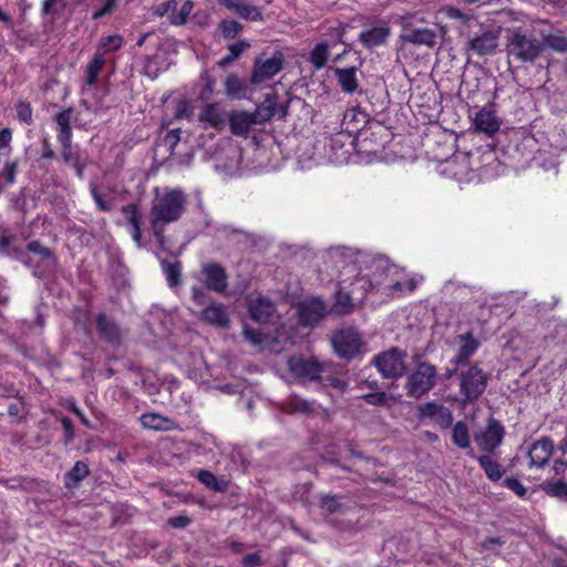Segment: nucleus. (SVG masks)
<instances>
[{
  "label": "nucleus",
  "instance_id": "obj_28",
  "mask_svg": "<svg viewBox=\"0 0 567 567\" xmlns=\"http://www.w3.org/2000/svg\"><path fill=\"white\" fill-rule=\"evenodd\" d=\"M143 427L154 431H173L178 427V424L169 417L163 416L157 413H144L140 417Z\"/></svg>",
  "mask_w": 567,
  "mask_h": 567
},
{
  "label": "nucleus",
  "instance_id": "obj_52",
  "mask_svg": "<svg viewBox=\"0 0 567 567\" xmlns=\"http://www.w3.org/2000/svg\"><path fill=\"white\" fill-rule=\"evenodd\" d=\"M244 336L246 340L255 347H264L266 344L267 337H265L259 330L250 329L245 326Z\"/></svg>",
  "mask_w": 567,
  "mask_h": 567
},
{
  "label": "nucleus",
  "instance_id": "obj_60",
  "mask_svg": "<svg viewBox=\"0 0 567 567\" xmlns=\"http://www.w3.org/2000/svg\"><path fill=\"white\" fill-rule=\"evenodd\" d=\"M18 118L24 123L31 120L32 111L28 103H19L17 106Z\"/></svg>",
  "mask_w": 567,
  "mask_h": 567
},
{
  "label": "nucleus",
  "instance_id": "obj_13",
  "mask_svg": "<svg viewBox=\"0 0 567 567\" xmlns=\"http://www.w3.org/2000/svg\"><path fill=\"white\" fill-rule=\"evenodd\" d=\"M554 442L549 437H540L526 447L527 464L530 468H543L551 457Z\"/></svg>",
  "mask_w": 567,
  "mask_h": 567
},
{
  "label": "nucleus",
  "instance_id": "obj_11",
  "mask_svg": "<svg viewBox=\"0 0 567 567\" xmlns=\"http://www.w3.org/2000/svg\"><path fill=\"white\" fill-rule=\"evenodd\" d=\"M282 66L284 55L279 51H276L270 58L266 60L257 58L255 61L250 81L255 85L261 84L272 79L277 73H279Z\"/></svg>",
  "mask_w": 567,
  "mask_h": 567
},
{
  "label": "nucleus",
  "instance_id": "obj_25",
  "mask_svg": "<svg viewBox=\"0 0 567 567\" xmlns=\"http://www.w3.org/2000/svg\"><path fill=\"white\" fill-rule=\"evenodd\" d=\"M401 38L408 43L414 45H425L433 48L436 43V31L430 28H409L405 29Z\"/></svg>",
  "mask_w": 567,
  "mask_h": 567
},
{
  "label": "nucleus",
  "instance_id": "obj_62",
  "mask_svg": "<svg viewBox=\"0 0 567 567\" xmlns=\"http://www.w3.org/2000/svg\"><path fill=\"white\" fill-rule=\"evenodd\" d=\"M56 137H58V141L60 142L61 146L62 145L71 144L72 128L71 127L58 128V136Z\"/></svg>",
  "mask_w": 567,
  "mask_h": 567
},
{
  "label": "nucleus",
  "instance_id": "obj_40",
  "mask_svg": "<svg viewBox=\"0 0 567 567\" xmlns=\"http://www.w3.org/2000/svg\"><path fill=\"white\" fill-rule=\"evenodd\" d=\"M452 442L460 449H467L471 444L468 426L462 422H456L452 427Z\"/></svg>",
  "mask_w": 567,
  "mask_h": 567
},
{
  "label": "nucleus",
  "instance_id": "obj_3",
  "mask_svg": "<svg viewBox=\"0 0 567 567\" xmlns=\"http://www.w3.org/2000/svg\"><path fill=\"white\" fill-rule=\"evenodd\" d=\"M348 250H352L351 248H343L336 250L333 257L337 259V262H340V269H339V277H338V284H339V291L336 293V302L332 306L331 311L338 315H348L352 312L354 308V301H361L363 300L367 295H363L360 297V285L362 282L357 284L359 278L367 277V272L364 270V267H361V270H357L351 275V278L344 281L343 270L344 266L350 261L349 258L344 255Z\"/></svg>",
  "mask_w": 567,
  "mask_h": 567
},
{
  "label": "nucleus",
  "instance_id": "obj_55",
  "mask_svg": "<svg viewBox=\"0 0 567 567\" xmlns=\"http://www.w3.org/2000/svg\"><path fill=\"white\" fill-rule=\"evenodd\" d=\"M504 485L520 497L525 496L527 492L526 487L517 478L514 477L505 478Z\"/></svg>",
  "mask_w": 567,
  "mask_h": 567
},
{
  "label": "nucleus",
  "instance_id": "obj_45",
  "mask_svg": "<svg viewBox=\"0 0 567 567\" xmlns=\"http://www.w3.org/2000/svg\"><path fill=\"white\" fill-rule=\"evenodd\" d=\"M543 489L550 496L567 499V483L561 480L545 482Z\"/></svg>",
  "mask_w": 567,
  "mask_h": 567
},
{
  "label": "nucleus",
  "instance_id": "obj_49",
  "mask_svg": "<svg viewBox=\"0 0 567 567\" xmlns=\"http://www.w3.org/2000/svg\"><path fill=\"white\" fill-rule=\"evenodd\" d=\"M163 270L171 287H176L181 282V269L178 264L163 262Z\"/></svg>",
  "mask_w": 567,
  "mask_h": 567
},
{
  "label": "nucleus",
  "instance_id": "obj_7",
  "mask_svg": "<svg viewBox=\"0 0 567 567\" xmlns=\"http://www.w3.org/2000/svg\"><path fill=\"white\" fill-rule=\"evenodd\" d=\"M508 54L520 62H534L544 52L540 40L520 32H514L507 45Z\"/></svg>",
  "mask_w": 567,
  "mask_h": 567
},
{
  "label": "nucleus",
  "instance_id": "obj_18",
  "mask_svg": "<svg viewBox=\"0 0 567 567\" xmlns=\"http://www.w3.org/2000/svg\"><path fill=\"white\" fill-rule=\"evenodd\" d=\"M473 124L475 130L487 135H493L501 127L499 118L495 113L493 104H487L474 114Z\"/></svg>",
  "mask_w": 567,
  "mask_h": 567
},
{
  "label": "nucleus",
  "instance_id": "obj_63",
  "mask_svg": "<svg viewBox=\"0 0 567 567\" xmlns=\"http://www.w3.org/2000/svg\"><path fill=\"white\" fill-rule=\"evenodd\" d=\"M17 164L14 162H8L3 168V175L8 183L12 184L14 182Z\"/></svg>",
  "mask_w": 567,
  "mask_h": 567
},
{
  "label": "nucleus",
  "instance_id": "obj_38",
  "mask_svg": "<svg viewBox=\"0 0 567 567\" xmlns=\"http://www.w3.org/2000/svg\"><path fill=\"white\" fill-rule=\"evenodd\" d=\"M284 409L288 413H311L313 412V402L307 401L296 394L290 395L284 405Z\"/></svg>",
  "mask_w": 567,
  "mask_h": 567
},
{
  "label": "nucleus",
  "instance_id": "obj_43",
  "mask_svg": "<svg viewBox=\"0 0 567 567\" xmlns=\"http://www.w3.org/2000/svg\"><path fill=\"white\" fill-rule=\"evenodd\" d=\"M231 11H234L236 14H238L241 19L245 20H261V13L258 10V8L247 3L245 0H239Z\"/></svg>",
  "mask_w": 567,
  "mask_h": 567
},
{
  "label": "nucleus",
  "instance_id": "obj_26",
  "mask_svg": "<svg viewBox=\"0 0 567 567\" xmlns=\"http://www.w3.org/2000/svg\"><path fill=\"white\" fill-rule=\"evenodd\" d=\"M121 210L124 218L131 226L130 234L132 239L138 248H142L144 244L142 241L141 215L138 213V207L134 204H130L123 206Z\"/></svg>",
  "mask_w": 567,
  "mask_h": 567
},
{
  "label": "nucleus",
  "instance_id": "obj_35",
  "mask_svg": "<svg viewBox=\"0 0 567 567\" xmlns=\"http://www.w3.org/2000/svg\"><path fill=\"white\" fill-rule=\"evenodd\" d=\"M89 466L84 462H76L64 475L65 486L68 488L76 487L89 475Z\"/></svg>",
  "mask_w": 567,
  "mask_h": 567
},
{
  "label": "nucleus",
  "instance_id": "obj_17",
  "mask_svg": "<svg viewBox=\"0 0 567 567\" xmlns=\"http://www.w3.org/2000/svg\"><path fill=\"white\" fill-rule=\"evenodd\" d=\"M329 158L336 164H342L348 161L353 151V137L342 132L336 134L329 142Z\"/></svg>",
  "mask_w": 567,
  "mask_h": 567
},
{
  "label": "nucleus",
  "instance_id": "obj_6",
  "mask_svg": "<svg viewBox=\"0 0 567 567\" xmlns=\"http://www.w3.org/2000/svg\"><path fill=\"white\" fill-rule=\"evenodd\" d=\"M437 370L433 364L420 362L406 377V394L420 399L432 390L436 383Z\"/></svg>",
  "mask_w": 567,
  "mask_h": 567
},
{
  "label": "nucleus",
  "instance_id": "obj_1",
  "mask_svg": "<svg viewBox=\"0 0 567 567\" xmlns=\"http://www.w3.org/2000/svg\"><path fill=\"white\" fill-rule=\"evenodd\" d=\"M350 261L344 266V281L351 278V275L364 267L367 277L359 278L360 297L371 291H381L382 293L396 298L403 297L415 290L419 281L414 277H409L404 269L390 262L386 257L375 256L359 250H348L346 254Z\"/></svg>",
  "mask_w": 567,
  "mask_h": 567
},
{
  "label": "nucleus",
  "instance_id": "obj_16",
  "mask_svg": "<svg viewBox=\"0 0 567 567\" xmlns=\"http://www.w3.org/2000/svg\"><path fill=\"white\" fill-rule=\"evenodd\" d=\"M327 313V306L320 298H311L299 305V320L305 326L318 323Z\"/></svg>",
  "mask_w": 567,
  "mask_h": 567
},
{
  "label": "nucleus",
  "instance_id": "obj_46",
  "mask_svg": "<svg viewBox=\"0 0 567 567\" xmlns=\"http://www.w3.org/2000/svg\"><path fill=\"white\" fill-rule=\"evenodd\" d=\"M197 478L200 483H203L206 487L216 491L223 492L225 491V484L218 482L217 477L209 471H199Z\"/></svg>",
  "mask_w": 567,
  "mask_h": 567
},
{
  "label": "nucleus",
  "instance_id": "obj_48",
  "mask_svg": "<svg viewBox=\"0 0 567 567\" xmlns=\"http://www.w3.org/2000/svg\"><path fill=\"white\" fill-rule=\"evenodd\" d=\"M219 28L224 38L235 39L241 32L243 24L235 20H223Z\"/></svg>",
  "mask_w": 567,
  "mask_h": 567
},
{
  "label": "nucleus",
  "instance_id": "obj_57",
  "mask_svg": "<svg viewBox=\"0 0 567 567\" xmlns=\"http://www.w3.org/2000/svg\"><path fill=\"white\" fill-rule=\"evenodd\" d=\"M363 400L372 405H385L388 401V395L384 392H374L364 394Z\"/></svg>",
  "mask_w": 567,
  "mask_h": 567
},
{
  "label": "nucleus",
  "instance_id": "obj_34",
  "mask_svg": "<svg viewBox=\"0 0 567 567\" xmlns=\"http://www.w3.org/2000/svg\"><path fill=\"white\" fill-rule=\"evenodd\" d=\"M97 329L102 338L109 342H117L120 340V329L116 323L105 315L97 317Z\"/></svg>",
  "mask_w": 567,
  "mask_h": 567
},
{
  "label": "nucleus",
  "instance_id": "obj_50",
  "mask_svg": "<svg viewBox=\"0 0 567 567\" xmlns=\"http://www.w3.org/2000/svg\"><path fill=\"white\" fill-rule=\"evenodd\" d=\"M441 12L449 19L458 20L462 23H468L473 16L468 13H464L460 9L453 7V6H444L441 8Z\"/></svg>",
  "mask_w": 567,
  "mask_h": 567
},
{
  "label": "nucleus",
  "instance_id": "obj_54",
  "mask_svg": "<svg viewBox=\"0 0 567 567\" xmlns=\"http://www.w3.org/2000/svg\"><path fill=\"white\" fill-rule=\"evenodd\" d=\"M117 6V0H105L101 9L93 12L92 18L97 20L107 14H111Z\"/></svg>",
  "mask_w": 567,
  "mask_h": 567
},
{
  "label": "nucleus",
  "instance_id": "obj_33",
  "mask_svg": "<svg viewBox=\"0 0 567 567\" xmlns=\"http://www.w3.org/2000/svg\"><path fill=\"white\" fill-rule=\"evenodd\" d=\"M320 506L327 514L344 513L351 507V502L344 496H330L321 497Z\"/></svg>",
  "mask_w": 567,
  "mask_h": 567
},
{
  "label": "nucleus",
  "instance_id": "obj_9",
  "mask_svg": "<svg viewBox=\"0 0 567 567\" xmlns=\"http://www.w3.org/2000/svg\"><path fill=\"white\" fill-rule=\"evenodd\" d=\"M332 347L338 357L349 360L362 352L363 342L355 329L347 328L333 334Z\"/></svg>",
  "mask_w": 567,
  "mask_h": 567
},
{
  "label": "nucleus",
  "instance_id": "obj_4",
  "mask_svg": "<svg viewBox=\"0 0 567 567\" xmlns=\"http://www.w3.org/2000/svg\"><path fill=\"white\" fill-rule=\"evenodd\" d=\"M275 115L270 105H259L254 112L234 111L229 114L230 132L240 137H247L256 125L270 121Z\"/></svg>",
  "mask_w": 567,
  "mask_h": 567
},
{
  "label": "nucleus",
  "instance_id": "obj_12",
  "mask_svg": "<svg viewBox=\"0 0 567 567\" xmlns=\"http://www.w3.org/2000/svg\"><path fill=\"white\" fill-rule=\"evenodd\" d=\"M505 435V429L503 424L491 417L487 421L486 427L478 434L475 435V442L480 450L492 453L503 442Z\"/></svg>",
  "mask_w": 567,
  "mask_h": 567
},
{
  "label": "nucleus",
  "instance_id": "obj_22",
  "mask_svg": "<svg viewBox=\"0 0 567 567\" xmlns=\"http://www.w3.org/2000/svg\"><path fill=\"white\" fill-rule=\"evenodd\" d=\"M199 319L218 328L229 326V317L223 303L210 302L202 309Z\"/></svg>",
  "mask_w": 567,
  "mask_h": 567
},
{
  "label": "nucleus",
  "instance_id": "obj_27",
  "mask_svg": "<svg viewBox=\"0 0 567 567\" xmlns=\"http://www.w3.org/2000/svg\"><path fill=\"white\" fill-rule=\"evenodd\" d=\"M389 35L390 28L386 23H382L362 31L359 35V40L365 48L371 49L384 44Z\"/></svg>",
  "mask_w": 567,
  "mask_h": 567
},
{
  "label": "nucleus",
  "instance_id": "obj_41",
  "mask_svg": "<svg viewBox=\"0 0 567 567\" xmlns=\"http://www.w3.org/2000/svg\"><path fill=\"white\" fill-rule=\"evenodd\" d=\"M123 38L120 34H112L102 37L96 47V53L104 56L110 53L117 51L123 45Z\"/></svg>",
  "mask_w": 567,
  "mask_h": 567
},
{
  "label": "nucleus",
  "instance_id": "obj_31",
  "mask_svg": "<svg viewBox=\"0 0 567 567\" xmlns=\"http://www.w3.org/2000/svg\"><path fill=\"white\" fill-rule=\"evenodd\" d=\"M460 347L454 358L455 363L461 364L467 362V360L478 349V341L474 339L470 333L460 336Z\"/></svg>",
  "mask_w": 567,
  "mask_h": 567
},
{
  "label": "nucleus",
  "instance_id": "obj_32",
  "mask_svg": "<svg viewBox=\"0 0 567 567\" xmlns=\"http://www.w3.org/2000/svg\"><path fill=\"white\" fill-rule=\"evenodd\" d=\"M105 58L95 52L84 69V84L89 87L97 82L99 74L105 65Z\"/></svg>",
  "mask_w": 567,
  "mask_h": 567
},
{
  "label": "nucleus",
  "instance_id": "obj_61",
  "mask_svg": "<svg viewBox=\"0 0 567 567\" xmlns=\"http://www.w3.org/2000/svg\"><path fill=\"white\" fill-rule=\"evenodd\" d=\"M192 298L194 302L197 303L198 306H205L207 302L206 293L202 287L192 288Z\"/></svg>",
  "mask_w": 567,
  "mask_h": 567
},
{
  "label": "nucleus",
  "instance_id": "obj_10",
  "mask_svg": "<svg viewBox=\"0 0 567 567\" xmlns=\"http://www.w3.org/2000/svg\"><path fill=\"white\" fill-rule=\"evenodd\" d=\"M289 371L301 381H321L326 364L315 358L290 357L287 361Z\"/></svg>",
  "mask_w": 567,
  "mask_h": 567
},
{
  "label": "nucleus",
  "instance_id": "obj_42",
  "mask_svg": "<svg viewBox=\"0 0 567 567\" xmlns=\"http://www.w3.org/2000/svg\"><path fill=\"white\" fill-rule=\"evenodd\" d=\"M329 49L330 45L328 43L321 42L316 44V47L310 52L309 60L317 70L324 68L329 58Z\"/></svg>",
  "mask_w": 567,
  "mask_h": 567
},
{
  "label": "nucleus",
  "instance_id": "obj_64",
  "mask_svg": "<svg viewBox=\"0 0 567 567\" xmlns=\"http://www.w3.org/2000/svg\"><path fill=\"white\" fill-rule=\"evenodd\" d=\"M144 72L147 76L155 79L158 75V68L153 65V59L147 58L144 63Z\"/></svg>",
  "mask_w": 567,
  "mask_h": 567
},
{
  "label": "nucleus",
  "instance_id": "obj_59",
  "mask_svg": "<svg viewBox=\"0 0 567 567\" xmlns=\"http://www.w3.org/2000/svg\"><path fill=\"white\" fill-rule=\"evenodd\" d=\"M72 110L66 109L55 116L58 128L71 127Z\"/></svg>",
  "mask_w": 567,
  "mask_h": 567
},
{
  "label": "nucleus",
  "instance_id": "obj_21",
  "mask_svg": "<svg viewBox=\"0 0 567 567\" xmlns=\"http://www.w3.org/2000/svg\"><path fill=\"white\" fill-rule=\"evenodd\" d=\"M202 274L207 289L223 292L227 288V275L224 268L217 264H205Z\"/></svg>",
  "mask_w": 567,
  "mask_h": 567
},
{
  "label": "nucleus",
  "instance_id": "obj_36",
  "mask_svg": "<svg viewBox=\"0 0 567 567\" xmlns=\"http://www.w3.org/2000/svg\"><path fill=\"white\" fill-rule=\"evenodd\" d=\"M477 462L484 470L486 476L492 481H498L504 474L503 466L496 462L491 455H481L477 457Z\"/></svg>",
  "mask_w": 567,
  "mask_h": 567
},
{
  "label": "nucleus",
  "instance_id": "obj_53",
  "mask_svg": "<svg viewBox=\"0 0 567 567\" xmlns=\"http://www.w3.org/2000/svg\"><path fill=\"white\" fill-rule=\"evenodd\" d=\"M310 491H311V484L309 483H306L303 485H300V486H297L293 494H292V497L296 499V501H299L301 502L302 504L307 505L310 503Z\"/></svg>",
  "mask_w": 567,
  "mask_h": 567
},
{
  "label": "nucleus",
  "instance_id": "obj_30",
  "mask_svg": "<svg viewBox=\"0 0 567 567\" xmlns=\"http://www.w3.org/2000/svg\"><path fill=\"white\" fill-rule=\"evenodd\" d=\"M333 72L342 92L351 94L358 90L359 80L357 76V68H336Z\"/></svg>",
  "mask_w": 567,
  "mask_h": 567
},
{
  "label": "nucleus",
  "instance_id": "obj_58",
  "mask_svg": "<svg viewBox=\"0 0 567 567\" xmlns=\"http://www.w3.org/2000/svg\"><path fill=\"white\" fill-rule=\"evenodd\" d=\"M91 194H92V197L100 210H103V212L111 210V208H112L111 203H109L107 200H105L103 198V196L97 192V188L94 185H91Z\"/></svg>",
  "mask_w": 567,
  "mask_h": 567
},
{
  "label": "nucleus",
  "instance_id": "obj_2",
  "mask_svg": "<svg viewBox=\"0 0 567 567\" xmlns=\"http://www.w3.org/2000/svg\"><path fill=\"white\" fill-rule=\"evenodd\" d=\"M188 198L181 188L156 189L151 203L148 226L161 248L165 247V229L178 221L187 209Z\"/></svg>",
  "mask_w": 567,
  "mask_h": 567
},
{
  "label": "nucleus",
  "instance_id": "obj_8",
  "mask_svg": "<svg viewBox=\"0 0 567 567\" xmlns=\"http://www.w3.org/2000/svg\"><path fill=\"white\" fill-rule=\"evenodd\" d=\"M406 352L391 348L374 358V365L383 378H396L406 370Z\"/></svg>",
  "mask_w": 567,
  "mask_h": 567
},
{
  "label": "nucleus",
  "instance_id": "obj_5",
  "mask_svg": "<svg viewBox=\"0 0 567 567\" xmlns=\"http://www.w3.org/2000/svg\"><path fill=\"white\" fill-rule=\"evenodd\" d=\"M457 378L463 404L475 402L487 386L488 375L476 364L461 369Z\"/></svg>",
  "mask_w": 567,
  "mask_h": 567
},
{
  "label": "nucleus",
  "instance_id": "obj_51",
  "mask_svg": "<svg viewBox=\"0 0 567 567\" xmlns=\"http://www.w3.org/2000/svg\"><path fill=\"white\" fill-rule=\"evenodd\" d=\"M178 2L176 0H168L159 3L154 9V14L158 17H167L171 22V16L176 13Z\"/></svg>",
  "mask_w": 567,
  "mask_h": 567
},
{
  "label": "nucleus",
  "instance_id": "obj_20",
  "mask_svg": "<svg viewBox=\"0 0 567 567\" xmlns=\"http://www.w3.org/2000/svg\"><path fill=\"white\" fill-rule=\"evenodd\" d=\"M28 250L33 256L28 259H22V261L28 266L31 264H41V267L43 268L41 271H34L35 276H40L43 271L50 270L54 267L55 258L49 248L43 247L38 241H32L28 245Z\"/></svg>",
  "mask_w": 567,
  "mask_h": 567
},
{
  "label": "nucleus",
  "instance_id": "obj_47",
  "mask_svg": "<svg viewBox=\"0 0 567 567\" xmlns=\"http://www.w3.org/2000/svg\"><path fill=\"white\" fill-rule=\"evenodd\" d=\"M193 10V2L189 0L184 1L179 7L177 6L176 13L171 16V23L175 25L184 24Z\"/></svg>",
  "mask_w": 567,
  "mask_h": 567
},
{
  "label": "nucleus",
  "instance_id": "obj_44",
  "mask_svg": "<svg viewBox=\"0 0 567 567\" xmlns=\"http://www.w3.org/2000/svg\"><path fill=\"white\" fill-rule=\"evenodd\" d=\"M249 48V43L245 40H240L236 43H233L228 47L229 53L224 56L219 62V66H226L234 62L236 59L240 56V54Z\"/></svg>",
  "mask_w": 567,
  "mask_h": 567
},
{
  "label": "nucleus",
  "instance_id": "obj_14",
  "mask_svg": "<svg viewBox=\"0 0 567 567\" xmlns=\"http://www.w3.org/2000/svg\"><path fill=\"white\" fill-rule=\"evenodd\" d=\"M247 302L251 319L259 323L271 321L276 315L275 303L267 297L250 295Z\"/></svg>",
  "mask_w": 567,
  "mask_h": 567
},
{
  "label": "nucleus",
  "instance_id": "obj_39",
  "mask_svg": "<svg viewBox=\"0 0 567 567\" xmlns=\"http://www.w3.org/2000/svg\"><path fill=\"white\" fill-rule=\"evenodd\" d=\"M224 87L226 95L230 99H241L246 95L245 82L234 74L226 78Z\"/></svg>",
  "mask_w": 567,
  "mask_h": 567
},
{
  "label": "nucleus",
  "instance_id": "obj_56",
  "mask_svg": "<svg viewBox=\"0 0 567 567\" xmlns=\"http://www.w3.org/2000/svg\"><path fill=\"white\" fill-rule=\"evenodd\" d=\"M62 158L72 165L81 159L80 153L73 150L72 144L62 145Z\"/></svg>",
  "mask_w": 567,
  "mask_h": 567
},
{
  "label": "nucleus",
  "instance_id": "obj_24",
  "mask_svg": "<svg viewBox=\"0 0 567 567\" xmlns=\"http://www.w3.org/2000/svg\"><path fill=\"white\" fill-rule=\"evenodd\" d=\"M498 44V35L494 31H484L482 34L471 39L467 43V49L478 55L491 54L495 51Z\"/></svg>",
  "mask_w": 567,
  "mask_h": 567
},
{
  "label": "nucleus",
  "instance_id": "obj_29",
  "mask_svg": "<svg viewBox=\"0 0 567 567\" xmlns=\"http://www.w3.org/2000/svg\"><path fill=\"white\" fill-rule=\"evenodd\" d=\"M199 118L209 126L220 130L225 125L226 113L218 103H209L203 107Z\"/></svg>",
  "mask_w": 567,
  "mask_h": 567
},
{
  "label": "nucleus",
  "instance_id": "obj_19",
  "mask_svg": "<svg viewBox=\"0 0 567 567\" xmlns=\"http://www.w3.org/2000/svg\"><path fill=\"white\" fill-rule=\"evenodd\" d=\"M370 115L360 106L348 109L342 118L341 127L348 135L352 136L365 127Z\"/></svg>",
  "mask_w": 567,
  "mask_h": 567
},
{
  "label": "nucleus",
  "instance_id": "obj_15",
  "mask_svg": "<svg viewBox=\"0 0 567 567\" xmlns=\"http://www.w3.org/2000/svg\"><path fill=\"white\" fill-rule=\"evenodd\" d=\"M420 419H431L441 429H446L453 421L450 409L434 401H429L417 406Z\"/></svg>",
  "mask_w": 567,
  "mask_h": 567
},
{
  "label": "nucleus",
  "instance_id": "obj_37",
  "mask_svg": "<svg viewBox=\"0 0 567 567\" xmlns=\"http://www.w3.org/2000/svg\"><path fill=\"white\" fill-rule=\"evenodd\" d=\"M540 43L544 45V51L546 49H550L560 53L567 52V37H565L561 32L544 34Z\"/></svg>",
  "mask_w": 567,
  "mask_h": 567
},
{
  "label": "nucleus",
  "instance_id": "obj_23",
  "mask_svg": "<svg viewBox=\"0 0 567 567\" xmlns=\"http://www.w3.org/2000/svg\"><path fill=\"white\" fill-rule=\"evenodd\" d=\"M442 173L456 179L458 183L470 182L472 179V171L468 167V159L466 156L446 161Z\"/></svg>",
  "mask_w": 567,
  "mask_h": 567
}]
</instances>
